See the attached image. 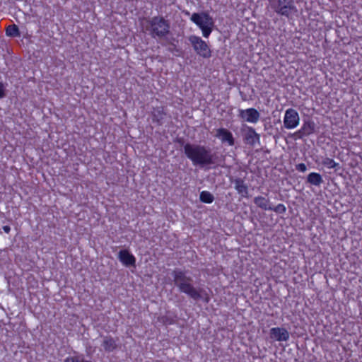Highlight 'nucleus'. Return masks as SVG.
<instances>
[{
	"instance_id": "nucleus-1",
	"label": "nucleus",
	"mask_w": 362,
	"mask_h": 362,
	"mask_svg": "<svg viewBox=\"0 0 362 362\" xmlns=\"http://www.w3.org/2000/svg\"><path fill=\"white\" fill-rule=\"evenodd\" d=\"M184 152L194 165L201 168L223 166L225 161L223 155L213 152L210 147L204 145L187 143L184 146Z\"/></svg>"
},
{
	"instance_id": "nucleus-2",
	"label": "nucleus",
	"mask_w": 362,
	"mask_h": 362,
	"mask_svg": "<svg viewBox=\"0 0 362 362\" xmlns=\"http://www.w3.org/2000/svg\"><path fill=\"white\" fill-rule=\"evenodd\" d=\"M188 272L181 269H175L173 271V281L180 291L187 294L194 300L203 299L206 303L209 301V298L204 289L196 288L193 285V279L187 275Z\"/></svg>"
},
{
	"instance_id": "nucleus-3",
	"label": "nucleus",
	"mask_w": 362,
	"mask_h": 362,
	"mask_svg": "<svg viewBox=\"0 0 362 362\" xmlns=\"http://www.w3.org/2000/svg\"><path fill=\"white\" fill-rule=\"evenodd\" d=\"M143 28L149 32L152 37H163L170 33V23L163 16H154L146 19L143 23Z\"/></svg>"
},
{
	"instance_id": "nucleus-4",
	"label": "nucleus",
	"mask_w": 362,
	"mask_h": 362,
	"mask_svg": "<svg viewBox=\"0 0 362 362\" xmlns=\"http://www.w3.org/2000/svg\"><path fill=\"white\" fill-rule=\"evenodd\" d=\"M190 19L202 30L204 37H208L210 35L214 22L208 13H194L192 15Z\"/></svg>"
},
{
	"instance_id": "nucleus-5",
	"label": "nucleus",
	"mask_w": 362,
	"mask_h": 362,
	"mask_svg": "<svg viewBox=\"0 0 362 362\" xmlns=\"http://www.w3.org/2000/svg\"><path fill=\"white\" fill-rule=\"evenodd\" d=\"M270 3L272 8L276 13L288 18L298 12L293 0H272Z\"/></svg>"
},
{
	"instance_id": "nucleus-6",
	"label": "nucleus",
	"mask_w": 362,
	"mask_h": 362,
	"mask_svg": "<svg viewBox=\"0 0 362 362\" xmlns=\"http://www.w3.org/2000/svg\"><path fill=\"white\" fill-rule=\"evenodd\" d=\"M188 40L198 55L204 58H209L211 56V52L209 45L200 37L190 35L188 37Z\"/></svg>"
},
{
	"instance_id": "nucleus-7",
	"label": "nucleus",
	"mask_w": 362,
	"mask_h": 362,
	"mask_svg": "<svg viewBox=\"0 0 362 362\" xmlns=\"http://www.w3.org/2000/svg\"><path fill=\"white\" fill-rule=\"evenodd\" d=\"M241 133L245 144L252 147L257 144H260V135L256 132L253 127L245 126L241 129Z\"/></svg>"
},
{
	"instance_id": "nucleus-8",
	"label": "nucleus",
	"mask_w": 362,
	"mask_h": 362,
	"mask_svg": "<svg viewBox=\"0 0 362 362\" xmlns=\"http://www.w3.org/2000/svg\"><path fill=\"white\" fill-rule=\"evenodd\" d=\"M300 117L297 111L293 108L286 110L284 117V125L286 129H293L299 124Z\"/></svg>"
},
{
	"instance_id": "nucleus-9",
	"label": "nucleus",
	"mask_w": 362,
	"mask_h": 362,
	"mask_svg": "<svg viewBox=\"0 0 362 362\" xmlns=\"http://www.w3.org/2000/svg\"><path fill=\"white\" fill-rule=\"evenodd\" d=\"M214 136L221 139L223 144H227L228 146L235 145V139L233 134L226 128H219L214 130Z\"/></svg>"
},
{
	"instance_id": "nucleus-10",
	"label": "nucleus",
	"mask_w": 362,
	"mask_h": 362,
	"mask_svg": "<svg viewBox=\"0 0 362 362\" xmlns=\"http://www.w3.org/2000/svg\"><path fill=\"white\" fill-rule=\"evenodd\" d=\"M238 117L244 121L256 123L259 119L260 115L255 108H248L247 110H240Z\"/></svg>"
},
{
	"instance_id": "nucleus-11",
	"label": "nucleus",
	"mask_w": 362,
	"mask_h": 362,
	"mask_svg": "<svg viewBox=\"0 0 362 362\" xmlns=\"http://www.w3.org/2000/svg\"><path fill=\"white\" fill-rule=\"evenodd\" d=\"M167 115L165 107L163 106L153 107L151 111L152 121L158 126H161L164 124Z\"/></svg>"
},
{
	"instance_id": "nucleus-12",
	"label": "nucleus",
	"mask_w": 362,
	"mask_h": 362,
	"mask_svg": "<svg viewBox=\"0 0 362 362\" xmlns=\"http://www.w3.org/2000/svg\"><path fill=\"white\" fill-rule=\"evenodd\" d=\"M315 124L312 120L305 121L301 128L297 131L294 135L298 138L302 139L303 136L310 135L315 132Z\"/></svg>"
},
{
	"instance_id": "nucleus-13",
	"label": "nucleus",
	"mask_w": 362,
	"mask_h": 362,
	"mask_svg": "<svg viewBox=\"0 0 362 362\" xmlns=\"http://www.w3.org/2000/svg\"><path fill=\"white\" fill-rule=\"evenodd\" d=\"M269 337L279 341H287L289 339V332L283 327H273L269 331Z\"/></svg>"
},
{
	"instance_id": "nucleus-14",
	"label": "nucleus",
	"mask_w": 362,
	"mask_h": 362,
	"mask_svg": "<svg viewBox=\"0 0 362 362\" xmlns=\"http://www.w3.org/2000/svg\"><path fill=\"white\" fill-rule=\"evenodd\" d=\"M101 345L106 352H112L117 348V340L110 335L103 336Z\"/></svg>"
},
{
	"instance_id": "nucleus-15",
	"label": "nucleus",
	"mask_w": 362,
	"mask_h": 362,
	"mask_svg": "<svg viewBox=\"0 0 362 362\" xmlns=\"http://www.w3.org/2000/svg\"><path fill=\"white\" fill-rule=\"evenodd\" d=\"M118 258L126 266L135 264V257L127 250H120L118 254Z\"/></svg>"
},
{
	"instance_id": "nucleus-16",
	"label": "nucleus",
	"mask_w": 362,
	"mask_h": 362,
	"mask_svg": "<svg viewBox=\"0 0 362 362\" xmlns=\"http://www.w3.org/2000/svg\"><path fill=\"white\" fill-rule=\"evenodd\" d=\"M233 182L235 184V189L243 197H248V187L242 178H236Z\"/></svg>"
},
{
	"instance_id": "nucleus-17",
	"label": "nucleus",
	"mask_w": 362,
	"mask_h": 362,
	"mask_svg": "<svg viewBox=\"0 0 362 362\" xmlns=\"http://www.w3.org/2000/svg\"><path fill=\"white\" fill-rule=\"evenodd\" d=\"M253 202L257 207L262 210H269V209H272L269 199L264 197L257 196L254 198Z\"/></svg>"
},
{
	"instance_id": "nucleus-18",
	"label": "nucleus",
	"mask_w": 362,
	"mask_h": 362,
	"mask_svg": "<svg viewBox=\"0 0 362 362\" xmlns=\"http://www.w3.org/2000/svg\"><path fill=\"white\" fill-rule=\"evenodd\" d=\"M307 182L315 186H320L323 182V179L319 173H311L307 177Z\"/></svg>"
},
{
	"instance_id": "nucleus-19",
	"label": "nucleus",
	"mask_w": 362,
	"mask_h": 362,
	"mask_svg": "<svg viewBox=\"0 0 362 362\" xmlns=\"http://www.w3.org/2000/svg\"><path fill=\"white\" fill-rule=\"evenodd\" d=\"M6 34L9 37H19L21 35L19 28L15 24L10 25L6 28Z\"/></svg>"
},
{
	"instance_id": "nucleus-20",
	"label": "nucleus",
	"mask_w": 362,
	"mask_h": 362,
	"mask_svg": "<svg viewBox=\"0 0 362 362\" xmlns=\"http://www.w3.org/2000/svg\"><path fill=\"white\" fill-rule=\"evenodd\" d=\"M199 199L204 203H212L214 200V195L208 191H203L200 194Z\"/></svg>"
},
{
	"instance_id": "nucleus-21",
	"label": "nucleus",
	"mask_w": 362,
	"mask_h": 362,
	"mask_svg": "<svg viewBox=\"0 0 362 362\" xmlns=\"http://www.w3.org/2000/svg\"><path fill=\"white\" fill-rule=\"evenodd\" d=\"M322 165L328 167L329 168H334L338 166V165H339L333 159L329 158H325L322 160Z\"/></svg>"
},
{
	"instance_id": "nucleus-22",
	"label": "nucleus",
	"mask_w": 362,
	"mask_h": 362,
	"mask_svg": "<svg viewBox=\"0 0 362 362\" xmlns=\"http://www.w3.org/2000/svg\"><path fill=\"white\" fill-rule=\"evenodd\" d=\"M269 210L274 211L276 214H283L286 212V208L283 204H279L277 206L269 209Z\"/></svg>"
},
{
	"instance_id": "nucleus-23",
	"label": "nucleus",
	"mask_w": 362,
	"mask_h": 362,
	"mask_svg": "<svg viewBox=\"0 0 362 362\" xmlns=\"http://www.w3.org/2000/svg\"><path fill=\"white\" fill-rule=\"evenodd\" d=\"M85 359H80L78 357H67L64 362H84Z\"/></svg>"
},
{
	"instance_id": "nucleus-24",
	"label": "nucleus",
	"mask_w": 362,
	"mask_h": 362,
	"mask_svg": "<svg viewBox=\"0 0 362 362\" xmlns=\"http://www.w3.org/2000/svg\"><path fill=\"white\" fill-rule=\"evenodd\" d=\"M296 169L300 172H305L307 170V167L304 163H299L296 165Z\"/></svg>"
},
{
	"instance_id": "nucleus-25",
	"label": "nucleus",
	"mask_w": 362,
	"mask_h": 362,
	"mask_svg": "<svg viewBox=\"0 0 362 362\" xmlns=\"http://www.w3.org/2000/svg\"><path fill=\"white\" fill-rule=\"evenodd\" d=\"M6 96L5 94V88L4 84L0 82V98H3Z\"/></svg>"
},
{
	"instance_id": "nucleus-26",
	"label": "nucleus",
	"mask_w": 362,
	"mask_h": 362,
	"mask_svg": "<svg viewBox=\"0 0 362 362\" xmlns=\"http://www.w3.org/2000/svg\"><path fill=\"white\" fill-rule=\"evenodd\" d=\"M168 51L171 52H178L179 50L176 48V46L174 45V44H172L168 48Z\"/></svg>"
},
{
	"instance_id": "nucleus-27",
	"label": "nucleus",
	"mask_w": 362,
	"mask_h": 362,
	"mask_svg": "<svg viewBox=\"0 0 362 362\" xmlns=\"http://www.w3.org/2000/svg\"><path fill=\"white\" fill-rule=\"evenodd\" d=\"M3 230L5 231V233H8L11 230V228L9 226H4L3 227Z\"/></svg>"
},
{
	"instance_id": "nucleus-28",
	"label": "nucleus",
	"mask_w": 362,
	"mask_h": 362,
	"mask_svg": "<svg viewBox=\"0 0 362 362\" xmlns=\"http://www.w3.org/2000/svg\"><path fill=\"white\" fill-rule=\"evenodd\" d=\"M269 1H271L272 0H269Z\"/></svg>"
}]
</instances>
